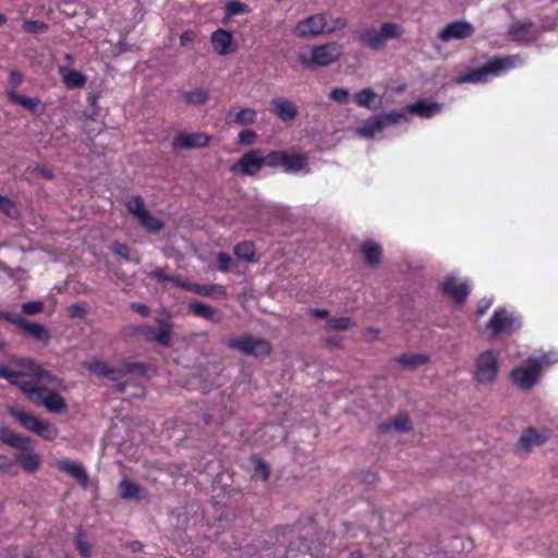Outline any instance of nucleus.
I'll list each match as a JSON object with an SVG mask.
<instances>
[{"mask_svg":"<svg viewBox=\"0 0 558 558\" xmlns=\"http://www.w3.org/2000/svg\"><path fill=\"white\" fill-rule=\"evenodd\" d=\"M22 372L11 371L8 366L0 365V377L21 389L35 404L44 405L51 413L65 411L66 403L63 397L33 380H21Z\"/></svg>","mask_w":558,"mask_h":558,"instance_id":"nucleus-1","label":"nucleus"},{"mask_svg":"<svg viewBox=\"0 0 558 558\" xmlns=\"http://www.w3.org/2000/svg\"><path fill=\"white\" fill-rule=\"evenodd\" d=\"M403 34V28L400 24L395 22H385L380 28L375 26H367L356 33L357 41L375 51H381L386 47L388 40L400 38Z\"/></svg>","mask_w":558,"mask_h":558,"instance_id":"nucleus-2","label":"nucleus"},{"mask_svg":"<svg viewBox=\"0 0 558 558\" xmlns=\"http://www.w3.org/2000/svg\"><path fill=\"white\" fill-rule=\"evenodd\" d=\"M518 60V56L495 58L480 68L468 71L464 75L458 77L457 83H485L487 82L489 75L499 76L508 70L514 68Z\"/></svg>","mask_w":558,"mask_h":558,"instance_id":"nucleus-3","label":"nucleus"},{"mask_svg":"<svg viewBox=\"0 0 558 558\" xmlns=\"http://www.w3.org/2000/svg\"><path fill=\"white\" fill-rule=\"evenodd\" d=\"M342 54V46L337 41H330L323 45L314 46L310 54L300 53L299 62L305 68L328 66L340 59Z\"/></svg>","mask_w":558,"mask_h":558,"instance_id":"nucleus-4","label":"nucleus"},{"mask_svg":"<svg viewBox=\"0 0 558 558\" xmlns=\"http://www.w3.org/2000/svg\"><path fill=\"white\" fill-rule=\"evenodd\" d=\"M9 413L26 430L36 434L45 440L52 441L59 436V429L49 421L41 420L34 414L19 410L16 408H10Z\"/></svg>","mask_w":558,"mask_h":558,"instance_id":"nucleus-5","label":"nucleus"},{"mask_svg":"<svg viewBox=\"0 0 558 558\" xmlns=\"http://www.w3.org/2000/svg\"><path fill=\"white\" fill-rule=\"evenodd\" d=\"M499 372V353L495 350L481 352L474 362L473 377L480 385H492Z\"/></svg>","mask_w":558,"mask_h":558,"instance_id":"nucleus-6","label":"nucleus"},{"mask_svg":"<svg viewBox=\"0 0 558 558\" xmlns=\"http://www.w3.org/2000/svg\"><path fill=\"white\" fill-rule=\"evenodd\" d=\"M229 349L236 350L246 356L266 357L272 352L269 341L253 336H241L226 341Z\"/></svg>","mask_w":558,"mask_h":558,"instance_id":"nucleus-7","label":"nucleus"},{"mask_svg":"<svg viewBox=\"0 0 558 558\" xmlns=\"http://www.w3.org/2000/svg\"><path fill=\"white\" fill-rule=\"evenodd\" d=\"M542 362L537 359H527L525 364L513 368L510 373L511 381L521 390L529 391L541 378Z\"/></svg>","mask_w":558,"mask_h":558,"instance_id":"nucleus-8","label":"nucleus"},{"mask_svg":"<svg viewBox=\"0 0 558 558\" xmlns=\"http://www.w3.org/2000/svg\"><path fill=\"white\" fill-rule=\"evenodd\" d=\"M521 327L520 320L509 313L506 308L495 310L493 316L486 324V328L493 336L500 333H512Z\"/></svg>","mask_w":558,"mask_h":558,"instance_id":"nucleus-9","label":"nucleus"},{"mask_svg":"<svg viewBox=\"0 0 558 558\" xmlns=\"http://www.w3.org/2000/svg\"><path fill=\"white\" fill-rule=\"evenodd\" d=\"M327 13H316L300 20L294 26V34L300 38H312L326 33Z\"/></svg>","mask_w":558,"mask_h":558,"instance_id":"nucleus-10","label":"nucleus"},{"mask_svg":"<svg viewBox=\"0 0 558 558\" xmlns=\"http://www.w3.org/2000/svg\"><path fill=\"white\" fill-rule=\"evenodd\" d=\"M264 166L263 155L259 149H251L231 166V171L244 175L256 174Z\"/></svg>","mask_w":558,"mask_h":558,"instance_id":"nucleus-11","label":"nucleus"},{"mask_svg":"<svg viewBox=\"0 0 558 558\" xmlns=\"http://www.w3.org/2000/svg\"><path fill=\"white\" fill-rule=\"evenodd\" d=\"M11 364L24 368L26 373H22L23 376L31 375L37 378H47L49 383L54 384L56 388H60L62 385V380L57 376H52L49 372L45 371L40 364H38L33 359L27 357H11Z\"/></svg>","mask_w":558,"mask_h":558,"instance_id":"nucleus-12","label":"nucleus"},{"mask_svg":"<svg viewBox=\"0 0 558 558\" xmlns=\"http://www.w3.org/2000/svg\"><path fill=\"white\" fill-rule=\"evenodd\" d=\"M475 32L472 23L461 20L447 24L438 34L441 41H450L452 39L462 40L471 37Z\"/></svg>","mask_w":558,"mask_h":558,"instance_id":"nucleus-13","label":"nucleus"},{"mask_svg":"<svg viewBox=\"0 0 558 558\" xmlns=\"http://www.w3.org/2000/svg\"><path fill=\"white\" fill-rule=\"evenodd\" d=\"M210 137L205 133H180L172 141L174 149H193L208 146Z\"/></svg>","mask_w":558,"mask_h":558,"instance_id":"nucleus-14","label":"nucleus"},{"mask_svg":"<svg viewBox=\"0 0 558 558\" xmlns=\"http://www.w3.org/2000/svg\"><path fill=\"white\" fill-rule=\"evenodd\" d=\"M442 292L448 294L456 303L461 304L470 294V287L466 282L457 283L454 276H448L442 282Z\"/></svg>","mask_w":558,"mask_h":558,"instance_id":"nucleus-15","label":"nucleus"},{"mask_svg":"<svg viewBox=\"0 0 558 558\" xmlns=\"http://www.w3.org/2000/svg\"><path fill=\"white\" fill-rule=\"evenodd\" d=\"M189 311L201 318H204L211 323H220L222 320V313L220 310L203 303L198 300H193L187 305Z\"/></svg>","mask_w":558,"mask_h":558,"instance_id":"nucleus-16","label":"nucleus"},{"mask_svg":"<svg viewBox=\"0 0 558 558\" xmlns=\"http://www.w3.org/2000/svg\"><path fill=\"white\" fill-rule=\"evenodd\" d=\"M271 112L283 122L294 120L299 113L294 102L281 97L271 100Z\"/></svg>","mask_w":558,"mask_h":558,"instance_id":"nucleus-17","label":"nucleus"},{"mask_svg":"<svg viewBox=\"0 0 558 558\" xmlns=\"http://www.w3.org/2000/svg\"><path fill=\"white\" fill-rule=\"evenodd\" d=\"M85 368L97 375L98 377L108 378L112 381H119V369L118 366H111L108 362L102 360H93L84 364Z\"/></svg>","mask_w":558,"mask_h":558,"instance_id":"nucleus-18","label":"nucleus"},{"mask_svg":"<svg viewBox=\"0 0 558 558\" xmlns=\"http://www.w3.org/2000/svg\"><path fill=\"white\" fill-rule=\"evenodd\" d=\"M211 44L214 47V50L219 56H226L233 51V36L232 34L223 28H218L211 34Z\"/></svg>","mask_w":558,"mask_h":558,"instance_id":"nucleus-19","label":"nucleus"},{"mask_svg":"<svg viewBox=\"0 0 558 558\" xmlns=\"http://www.w3.org/2000/svg\"><path fill=\"white\" fill-rule=\"evenodd\" d=\"M57 466L61 472H64L75 478L83 487H87L89 477L85 468L81 463L64 459L60 460Z\"/></svg>","mask_w":558,"mask_h":558,"instance_id":"nucleus-20","label":"nucleus"},{"mask_svg":"<svg viewBox=\"0 0 558 558\" xmlns=\"http://www.w3.org/2000/svg\"><path fill=\"white\" fill-rule=\"evenodd\" d=\"M0 442L5 444L14 449L28 450L32 445V439L27 436L14 433L9 427H1Z\"/></svg>","mask_w":558,"mask_h":558,"instance_id":"nucleus-21","label":"nucleus"},{"mask_svg":"<svg viewBox=\"0 0 558 558\" xmlns=\"http://www.w3.org/2000/svg\"><path fill=\"white\" fill-rule=\"evenodd\" d=\"M441 107L442 106L439 102H427L424 99H420L416 102L408 105L405 110L412 114L428 119L439 113L441 111Z\"/></svg>","mask_w":558,"mask_h":558,"instance_id":"nucleus-22","label":"nucleus"},{"mask_svg":"<svg viewBox=\"0 0 558 558\" xmlns=\"http://www.w3.org/2000/svg\"><path fill=\"white\" fill-rule=\"evenodd\" d=\"M21 328L24 331V335L33 337L34 339L41 341L44 343H48L51 336L49 330L41 324L31 322L28 319H20Z\"/></svg>","mask_w":558,"mask_h":558,"instance_id":"nucleus-23","label":"nucleus"},{"mask_svg":"<svg viewBox=\"0 0 558 558\" xmlns=\"http://www.w3.org/2000/svg\"><path fill=\"white\" fill-rule=\"evenodd\" d=\"M158 329L155 331L154 340L162 348H169L171 345L172 335V323L170 317H158L156 318Z\"/></svg>","mask_w":558,"mask_h":558,"instance_id":"nucleus-24","label":"nucleus"},{"mask_svg":"<svg viewBox=\"0 0 558 558\" xmlns=\"http://www.w3.org/2000/svg\"><path fill=\"white\" fill-rule=\"evenodd\" d=\"M24 452L15 454V461L27 473H35L40 466V457L32 450H23Z\"/></svg>","mask_w":558,"mask_h":558,"instance_id":"nucleus-25","label":"nucleus"},{"mask_svg":"<svg viewBox=\"0 0 558 558\" xmlns=\"http://www.w3.org/2000/svg\"><path fill=\"white\" fill-rule=\"evenodd\" d=\"M361 252L367 265L374 267L379 264L381 257V246L373 241L364 242L361 245Z\"/></svg>","mask_w":558,"mask_h":558,"instance_id":"nucleus-26","label":"nucleus"},{"mask_svg":"<svg viewBox=\"0 0 558 558\" xmlns=\"http://www.w3.org/2000/svg\"><path fill=\"white\" fill-rule=\"evenodd\" d=\"M189 291L202 296L217 295L220 299H225L227 296L226 288L220 284L193 283L191 287H189Z\"/></svg>","mask_w":558,"mask_h":558,"instance_id":"nucleus-27","label":"nucleus"},{"mask_svg":"<svg viewBox=\"0 0 558 558\" xmlns=\"http://www.w3.org/2000/svg\"><path fill=\"white\" fill-rule=\"evenodd\" d=\"M392 428L399 433L410 432L412 429V422L407 414H398L392 421L380 425V429L384 433Z\"/></svg>","mask_w":558,"mask_h":558,"instance_id":"nucleus-28","label":"nucleus"},{"mask_svg":"<svg viewBox=\"0 0 558 558\" xmlns=\"http://www.w3.org/2000/svg\"><path fill=\"white\" fill-rule=\"evenodd\" d=\"M543 439L535 428H527L520 436L517 448L529 451L533 446L541 445Z\"/></svg>","mask_w":558,"mask_h":558,"instance_id":"nucleus-29","label":"nucleus"},{"mask_svg":"<svg viewBox=\"0 0 558 558\" xmlns=\"http://www.w3.org/2000/svg\"><path fill=\"white\" fill-rule=\"evenodd\" d=\"M8 97L12 104L24 107L33 114H38V108L40 105V100L38 98L26 97L14 92L9 93Z\"/></svg>","mask_w":558,"mask_h":558,"instance_id":"nucleus-30","label":"nucleus"},{"mask_svg":"<svg viewBox=\"0 0 558 558\" xmlns=\"http://www.w3.org/2000/svg\"><path fill=\"white\" fill-rule=\"evenodd\" d=\"M308 166V159L303 154H289L287 151V161H284L283 168L287 172H298Z\"/></svg>","mask_w":558,"mask_h":558,"instance_id":"nucleus-31","label":"nucleus"},{"mask_svg":"<svg viewBox=\"0 0 558 558\" xmlns=\"http://www.w3.org/2000/svg\"><path fill=\"white\" fill-rule=\"evenodd\" d=\"M138 225L149 233H158L163 229V222L146 210L138 219Z\"/></svg>","mask_w":558,"mask_h":558,"instance_id":"nucleus-32","label":"nucleus"},{"mask_svg":"<svg viewBox=\"0 0 558 558\" xmlns=\"http://www.w3.org/2000/svg\"><path fill=\"white\" fill-rule=\"evenodd\" d=\"M385 125L379 114L369 118L362 128L359 129V133L367 138H372L376 133L384 130Z\"/></svg>","mask_w":558,"mask_h":558,"instance_id":"nucleus-33","label":"nucleus"},{"mask_svg":"<svg viewBox=\"0 0 558 558\" xmlns=\"http://www.w3.org/2000/svg\"><path fill=\"white\" fill-rule=\"evenodd\" d=\"M141 487L138 484L129 481V480H122L119 484V495L122 499L125 500H137L140 499Z\"/></svg>","mask_w":558,"mask_h":558,"instance_id":"nucleus-34","label":"nucleus"},{"mask_svg":"<svg viewBox=\"0 0 558 558\" xmlns=\"http://www.w3.org/2000/svg\"><path fill=\"white\" fill-rule=\"evenodd\" d=\"M429 361V357L425 354H402L398 356L397 362L405 368H416Z\"/></svg>","mask_w":558,"mask_h":558,"instance_id":"nucleus-35","label":"nucleus"},{"mask_svg":"<svg viewBox=\"0 0 558 558\" xmlns=\"http://www.w3.org/2000/svg\"><path fill=\"white\" fill-rule=\"evenodd\" d=\"M377 98V95L374 93L372 88H363L362 90L354 94L353 99L354 102L363 108L373 109L375 108L374 101Z\"/></svg>","mask_w":558,"mask_h":558,"instance_id":"nucleus-36","label":"nucleus"},{"mask_svg":"<svg viewBox=\"0 0 558 558\" xmlns=\"http://www.w3.org/2000/svg\"><path fill=\"white\" fill-rule=\"evenodd\" d=\"M74 544L76 547V550L83 558H89L92 555V548L93 545L89 543L87 535L83 532L82 529H78L75 537H74Z\"/></svg>","mask_w":558,"mask_h":558,"instance_id":"nucleus-37","label":"nucleus"},{"mask_svg":"<svg viewBox=\"0 0 558 558\" xmlns=\"http://www.w3.org/2000/svg\"><path fill=\"white\" fill-rule=\"evenodd\" d=\"M119 369V380H121L126 374L136 373L138 375H145L147 371V366L144 363L140 362H131V361H122L118 366Z\"/></svg>","mask_w":558,"mask_h":558,"instance_id":"nucleus-38","label":"nucleus"},{"mask_svg":"<svg viewBox=\"0 0 558 558\" xmlns=\"http://www.w3.org/2000/svg\"><path fill=\"white\" fill-rule=\"evenodd\" d=\"M233 253L239 259L251 263L254 260L255 246L250 241H243L234 246Z\"/></svg>","mask_w":558,"mask_h":558,"instance_id":"nucleus-39","label":"nucleus"},{"mask_svg":"<svg viewBox=\"0 0 558 558\" xmlns=\"http://www.w3.org/2000/svg\"><path fill=\"white\" fill-rule=\"evenodd\" d=\"M63 83L68 88H80L86 83V77L78 71L68 70L63 74Z\"/></svg>","mask_w":558,"mask_h":558,"instance_id":"nucleus-40","label":"nucleus"},{"mask_svg":"<svg viewBox=\"0 0 558 558\" xmlns=\"http://www.w3.org/2000/svg\"><path fill=\"white\" fill-rule=\"evenodd\" d=\"M111 250L116 255L120 256L124 260L133 262L134 264L141 263L140 256L137 254L133 255L132 250L126 244L114 242Z\"/></svg>","mask_w":558,"mask_h":558,"instance_id":"nucleus-41","label":"nucleus"},{"mask_svg":"<svg viewBox=\"0 0 558 558\" xmlns=\"http://www.w3.org/2000/svg\"><path fill=\"white\" fill-rule=\"evenodd\" d=\"M183 99L190 105H204L209 99V94L205 89L197 88L195 90L184 93Z\"/></svg>","mask_w":558,"mask_h":558,"instance_id":"nucleus-42","label":"nucleus"},{"mask_svg":"<svg viewBox=\"0 0 558 558\" xmlns=\"http://www.w3.org/2000/svg\"><path fill=\"white\" fill-rule=\"evenodd\" d=\"M257 112L254 109L245 108L235 113L233 122L239 125H252L256 122Z\"/></svg>","mask_w":558,"mask_h":558,"instance_id":"nucleus-43","label":"nucleus"},{"mask_svg":"<svg viewBox=\"0 0 558 558\" xmlns=\"http://www.w3.org/2000/svg\"><path fill=\"white\" fill-rule=\"evenodd\" d=\"M354 325L350 317H332L327 320L326 327L329 330L344 331L354 327Z\"/></svg>","mask_w":558,"mask_h":558,"instance_id":"nucleus-44","label":"nucleus"},{"mask_svg":"<svg viewBox=\"0 0 558 558\" xmlns=\"http://www.w3.org/2000/svg\"><path fill=\"white\" fill-rule=\"evenodd\" d=\"M264 165L268 167H283L284 161H287V151L286 150H272L267 156H263Z\"/></svg>","mask_w":558,"mask_h":558,"instance_id":"nucleus-45","label":"nucleus"},{"mask_svg":"<svg viewBox=\"0 0 558 558\" xmlns=\"http://www.w3.org/2000/svg\"><path fill=\"white\" fill-rule=\"evenodd\" d=\"M126 208L135 219H138L147 210L144 199L140 195L133 196L126 203Z\"/></svg>","mask_w":558,"mask_h":558,"instance_id":"nucleus-46","label":"nucleus"},{"mask_svg":"<svg viewBox=\"0 0 558 558\" xmlns=\"http://www.w3.org/2000/svg\"><path fill=\"white\" fill-rule=\"evenodd\" d=\"M22 28L26 33L38 35L48 31V24L41 21L26 20L24 21Z\"/></svg>","mask_w":558,"mask_h":558,"instance_id":"nucleus-47","label":"nucleus"},{"mask_svg":"<svg viewBox=\"0 0 558 558\" xmlns=\"http://www.w3.org/2000/svg\"><path fill=\"white\" fill-rule=\"evenodd\" d=\"M379 116L385 126L397 124L401 121H407V116L403 110H392L387 113H380Z\"/></svg>","mask_w":558,"mask_h":558,"instance_id":"nucleus-48","label":"nucleus"},{"mask_svg":"<svg viewBox=\"0 0 558 558\" xmlns=\"http://www.w3.org/2000/svg\"><path fill=\"white\" fill-rule=\"evenodd\" d=\"M225 9L229 16L245 14L250 11L247 4L236 1V0L228 1L226 3Z\"/></svg>","mask_w":558,"mask_h":558,"instance_id":"nucleus-49","label":"nucleus"},{"mask_svg":"<svg viewBox=\"0 0 558 558\" xmlns=\"http://www.w3.org/2000/svg\"><path fill=\"white\" fill-rule=\"evenodd\" d=\"M21 310L25 315H36L44 311V303L41 301L25 302L22 304Z\"/></svg>","mask_w":558,"mask_h":558,"instance_id":"nucleus-50","label":"nucleus"},{"mask_svg":"<svg viewBox=\"0 0 558 558\" xmlns=\"http://www.w3.org/2000/svg\"><path fill=\"white\" fill-rule=\"evenodd\" d=\"M233 265H234L233 259L229 254H227L225 252L218 253L217 266L220 271L228 272V271H230V269Z\"/></svg>","mask_w":558,"mask_h":558,"instance_id":"nucleus-51","label":"nucleus"},{"mask_svg":"<svg viewBox=\"0 0 558 558\" xmlns=\"http://www.w3.org/2000/svg\"><path fill=\"white\" fill-rule=\"evenodd\" d=\"M349 90L347 88L336 87L330 92V99L337 104L344 105L349 101Z\"/></svg>","mask_w":558,"mask_h":558,"instance_id":"nucleus-52","label":"nucleus"},{"mask_svg":"<svg viewBox=\"0 0 558 558\" xmlns=\"http://www.w3.org/2000/svg\"><path fill=\"white\" fill-rule=\"evenodd\" d=\"M257 138V134L253 130H243L238 135V144L243 146L252 145Z\"/></svg>","mask_w":558,"mask_h":558,"instance_id":"nucleus-53","label":"nucleus"},{"mask_svg":"<svg viewBox=\"0 0 558 558\" xmlns=\"http://www.w3.org/2000/svg\"><path fill=\"white\" fill-rule=\"evenodd\" d=\"M68 315L71 318H80L83 319L87 315V311L83 304L75 303L68 307Z\"/></svg>","mask_w":558,"mask_h":558,"instance_id":"nucleus-54","label":"nucleus"},{"mask_svg":"<svg viewBox=\"0 0 558 558\" xmlns=\"http://www.w3.org/2000/svg\"><path fill=\"white\" fill-rule=\"evenodd\" d=\"M532 26V23L531 22H526V23H517L514 24L511 29H510V34L513 38L515 39H520L523 35V33L527 32L529 28Z\"/></svg>","mask_w":558,"mask_h":558,"instance_id":"nucleus-55","label":"nucleus"},{"mask_svg":"<svg viewBox=\"0 0 558 558\" xmlns=\"http://www.w3.org/2000/svg\"><path fill=\"white\" fill-rule=\"evenodd\" d=\"M348 25V20L342 16H338L335 20H332L331 26H326V34H331L338 29H343Z\"/></svg>","mask_w":558,"mask_h":558,"instance_id":"nucleus-56","label":"nucleus"},{"mask_svg":"<svg viewBox=\"0 0 558 558\" xmlns=\"http://www.w3.org/2000/svg\"><path fill=\"white\" fill-rule=\"evenodd\" d=\"M135 331L143 336L146 340L153 341L155 336V330L151 326L143 324L135 328Z\"/></svg>","mask_w":558,"mask_h":558,"instance_id":"nucleus-57","label":"nucleus"},{"mask_svg":"<svg viewBox=\"0 0 558 558\" xmlns=\"http://www.w3.org/2000/svg\"><path fill=\"white\" fill-rule=\"evenodd\" d=\"M299 550H304L311 554L314 558H323L322 549L314 550L310 545H307L304 538H300V545L298 546Z\"/></svg>","mask_w":558,"mask_h":558,"instance_id":"nucleus-58","label":"nucleus"},{"mask_svg":"<svg viewBox=\"0 0 558 558\" xmlns=\"http://www.w3.org/2000/svg\"><path fill=\"white\" fill-rule=\"evenodd\" d=\"M256 472L257 473H260L264 481H267L268 477H269V468L268 465L266 464L265 461L258 459L256 461Z\"/></svg>","mask_w":558,"mask_h":558,"instance_id":"nucleus-59","label":"nucleus"},{"mask_svg":"<svg viewBox=\"0 0 558 558\" xmlns=\"http://www.w3.org/2000/svg\"><path fill=\"white\" fill-rule=\"evenodd\" d=\"M131 308L143 317H147L150 314V308L143 303H132Z\"/></svg>","mask_w":558,"mask_h":558,"instance_id":"nucleus-60","label":"nucleus"},{"mask_svg":"<svg viewBox=\"0 0 558 558\" xmlns=\"http://www.w3.org/2000/svg\"><path fill=\"white\" fill-rule=\"evenodd\" d=\"M0 318H3L8 322H10L11 324L17 326L21 328V323L20 319H25L24 317L22 316H19V315H14V314H10V313H7V312H0Z\"/></svg>","mask_w":558,"mask_h":558,"instance_id":"nucleus-61","label":"nucleus"},{"mask_svg":"<svg viewBox=\"0 0 558 558\" xmlns=\"http://www.w3.org/2000/svg\"><path fill=\"white\" fill-rule=\"evenodd\" d=\"M13 208V203L7 196L0 194V210L7 215H10L11 209Z\"/></svg>","mask_w":558,"mask_h":558,"instance_id":"nucleus-62","label":"nucleus"},{"mask_svg":"<svg viewBox=\"0 0 558 558\" xmlns=\"http://www.w3.org/2000/svg\"><path fill=\"white\" fill-rule=\"evenodd\" d=\"M149 276L151 278H155L158 281H162V282H169V279H170V276L166 275L163 269H161V268H156V269L151 270Z\"/></svg>","mask_w":558,"mask_h":558,"instance_id":"nucleus-63","label":"nucleus"},{"mask_svg":"<svg viewBox=\"0 0 558 558\" xmlns=\"http://www.w3.org/2000/svg\"><path fill=\"white\" fill-rule=\"evenodd\" d=\"M22 74L17 71H10L9 82L13 87H17L22 83Z\"/></svg>","mask_w":558,"mask_h":558,"instance_id":"nucleus-64","label":"nucleus"}]
</instances>
